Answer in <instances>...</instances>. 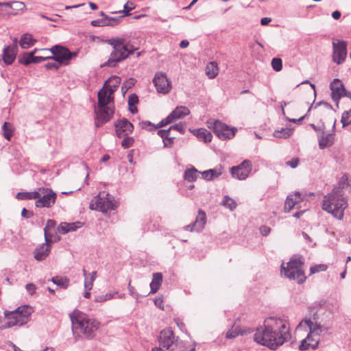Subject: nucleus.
Listing matches in <instances>:
<instances>
[{"instance_id": "nucleus-9", "label": "nucleus", "mask_w": 351, "mask_h": 351, "mask_svg": "<svg viewBox=\"0 0 351 351\" xmlns=\"http://www.w3.org/2000/svg\"><path fill=\"white\" fill-rule=\"evenodd\" d=\"M116 206L111 199V197L104 191L100 192L91 200L90 204L91 210H99L104 213L110 212L114 210Z\"/></svg>"}, {"instance_id": "nucleus-32", "label": "nucleus", "mask_w": 351, "mask_h": 351, "mask_svg": "<svg viewBox=\"0 0 351 351\" xmlns=\"http://www.w3.org/2000/svg\"><path fill=\"white\" fill-rule=\"evenodd\" d=\"M56 225V222L53 219H48L46 226L44 228L45 240L47 243H52L53 241L51 238L49 231L53 228Z\"/></svg>"}, {"instance_id": "nucleus-1", "label": "nucleus", "mask_w": 351, "mask_h": 351, "mask_svg": "<svg viewBox=\"0 0 351 351\" xmlns=\"http://www.w3.org/2000/svg\"><path fill=\"white\" fill-rule=\"evenodd\" d=\"M291 338L289 326L285 319L270 317L263 325L258 327L254 335V341L271 350H276Z\"/></svg>"}, {"instance_id": "nucleus-26", "label": "nucleus", "mask_w": 351, "mask_h": 351, "mask_svg": "<svg viewBox=\"0 0 351 351\" xmlns=\"http://www.w3.org/2000/svg\"><path fill=\"white\" fill-rule=\"evenodd\" d=\"M300 192L296 191L293 195L287 196L285 203V211L289 212L301 200Z\"/></svg>"}, {"instance_id": "nucleus-7", "label": "nucleus", "mask_w": 351, "mask_h": 351, "mask_svg": "<svg viewBox=\"0 0 351 351\" xmlns=\"http://www.w3.org/2000/svg\"><path fill=\"white\" fill-rule=\"evenodd\" d=\"M304 258L302 256H293L290 261L281 265V274L290 280H294L299 284L303 283L306 280V276L303 269Z\"/></svg>"}, {"instance_id": "nucleus-45", "label": "nucleus", "mask_w": 351, "mask_h": 351, "mask_svg": "<svg viewBox=\"0 0 351 351\" xmlns=\"http://www.w3.org/2000/svg\"><path fill=\"white\" fill-rule=\"evenodd\" d=\"M10 8L14 11H21L25 8V5L21 1H11Z\"/></svg>"}, {"instance_id": "nucleus-37", "label": "nucleus", "mask_w": 351, "mask_h": 351, "mask_svg": "<svg viewBox=\"0 0 351 351\" xmlns=\"http://www.w3.org/2000/svg\"><path fill=\"white\" fill-rule=\"evenodd\" d=\"M36 190L31 192H19L16 194V198L19 199H36L38 196Z\"/></svg>"}, {"instance_id": "nucleus-2", "label": "nucleus", "mask_w": 351, "mask_h": 351, "mask_svg": "<svg viewBox=\"0 0 351 351\" xmlns=\"http://www.w3.org/2000/svg\"><path fill=\"white\" fill-rule=\"evenodd\" d=\"M121 82L119 76L110 77L98 93V106L95 108L96 128H99L110 120L114 114L113 94Z\"/></svg>"}, {"instance_id": "nucleus-51", "label": "nucleus", "mask_w": 351, "mask_h": 351, "mask_svg": "<svg viewBox=\"0 0 351 351\" xmlns=\"http://www.w3.org/2000/svg\"><path fill=\"white\" fill-rule=\"evenodd\" d=\"M62 65L58 61L54 60L51 62L47 63L45 66L47 69L57 70Z\"/></svg>"}, {"instance_id": "nucleus-58", "label": "nucleus", "mask_w": 351, "mask_h": 351, "mask_svg": "<svg viewBox=\"0 0 351 351\" xmlns=\"http://www.w3.org/2000/svg\"><path fill=\"white\" fill-rule=\"evenodd\" d=\"M299 163V160L298 158H293L292 160L287 162V165L291 168H295Z\"/></svg>"}, {"instance_id": "nucleus-21", "label": "nucleus", "mask_w": 351, "mask_h": 351, "mask_svg": "<svg viewBox=\"0 0 351 351\" xmlns=\"http://www.w3.org/2000/svg\"><path fill=\"white\" fill-rule=\"evenodd\" d=\"M206 223V215L202 210H199L195 221L184 227L188 231H201Z\"/></svg>"}, {"instance_id": "nucleus-28", "label": "nucleus", "mask_w": 351, "mask_h": 351, "mask_svg": "<svg viewBox=\"0 0 351 351\" xmlns=\"http://www.w3.org/2000/svg\"><path fill=\"white\" fill-rule=\"evenodd\" d=\"M191 132L199 140L203 141L204 143H209L212 140V134L205 128H199L191 130Z\"/></svg>"}, {"instance_id": "nucleus-55", "label": "nucleus", "mask_w": 351, "mask_h": 351, "mask_svg": "<svg viewBox=\"0 0 351 351\" xmlns=\"http://www.w3.org/2000/svg\"><path fill=\"white\" fill-rule=\"evenodd\" d=\"M25 289L30 295H33L36 292V287L33 283H29L26 285Z\"/></svg>"}, {"instance_id": "nucleus-49", "label": "nucleus", "mask_w": 351, "mask_h": 351, "mask_svg": "<svg viewBox=\"0 0 351 351\" xmlns=\"http://www.w3.org/2000/svg\"><path fill=\"white\" fill-rule=\"evenodd\" d=\"M170 128L167 130H159L157 132L158 135L162 138V141L167 140L170 137Z\"/></svg>"}, {"instance_id": "nucleus-30", "label": "nucleus", "mask_w": 351, "mask_h": 351, "mask_svg": "<svg viewBox=\"0 0 351 351\" xmlns=\"http://www.w3.org/2000/svg\"><path fill=\"white\" fill-rule=\"evenodd\" d=\"M36 40L29 34H23L19 40V45L22 49H28L34 45Z\"/></svg>"}, {"instance_id": "nucleus-36", "label": "nucleus", "mask_w": 351, "mask_h": 351, "mask_svg": "<svg viewBox=\"0 0 351 351\" xmlns=\"http://www.w3.org/2000/svg\"><path fill=\"white\" fill-rule=\"evenodd\" d=\"M293 133V130L289 128H282L280 130H276L273 133V136L276 138H289Z\"/></svg>"}, {"instance_id": "nucleus-25", "label": "nucleus", "mask_w": 351, "mask_h": 351, "mask_svg": "<svg viewBox=\"0 0 351 351\" xmlns=\"http://www.w3.org/2000/svg\"><path fill=\"white\" fill-rule=\"evenodd\" d=\"M83 223L81 221H75L73 223H61L58 227V231L62 234H66L69 232L75 231L78 228L82 227Z\"/></svg>"}, {"instance_id": "nucleus-47", "label": "nucleus", "mask_w": 351, "mask_h": 351, "mask_svg": "<svg viewBox=\"0 0 351 351\" xmlns=\"http://www.w3.org/2000/svg\"><path fill=\"white\" fill-rule=\"evenodd\" d=\"M327 269V265L324 264H319L313 266L310 268V272L311 274L318 273L319 271H326Z\"/></svg>"}, {"instance_id": "nucleus-60", "label": "nucleus", "mask_w": 351, "mask_h": 351, "mask_svg": "<svg viewBox=\"0 0 351 351\" xmlns=\"http://www.w3.org/2000/svg\"><path fill=\"white\" fill-rule=\"evenodd\" d=\"M311 126L317 132V134L318 133H321L325 130V126L324 124H322L321 126H317L315 124H311Z\"/></svg>"}, {"instance_id": "nucleus-64", "label": "nucleus", "mask_w": 351, "mask_h": 351, "mask_svg": "<svg viewBox=\"0 0 351 351\" xmlns=\"http://www.w3.org/2000/svg\"><path fill=\"white\" fill-rule=\"evenodd\" d=\"M271 19L268 17L262 18L261 20V24L262 25H267L271 22Z\"/></svg>"}, {"instance_id": "nucleus-6", "label": "nucleus", "mask_w": 351, "mask_h": 351, "mask_svg": "<svg viewBox=\"0 0 351 351\" xmlns=\"http://www.w3.org/2000/svg\"><path fill=\"white\" fill-rule=\"evenodd\" d=\"M304 330L308 329L309 332L307 337L303 339L299 346L300 350H306L309 348L315 349L317 348L320 335L323 332H326L327 328L323 326H321L315 320V316L311 318H306L300 322L298 325Z\"/></svg>"}, {"instance_id": "nucleus-63", "label": "nucleus", "mask_w": 351, "mask_h": 351, "mask_svg": "<svg viewBox=\"0 0 351 351\" xmlns=\"http://www.w3.org/2000/svg\"><path fill=\"white\" fill-rule=\"evenodd\" d=\"M174 137H169L163 141L165 147H170L172 146Z\"/></svg>"}, {"instance_id": "nucleus-31", "label": "nucleus", "mask_w": 351, "mask_h": 351, "mask_svg": "<svg viewBox=\"0 0 351 351\" xmlns=\"http://www.w3.org/2000/svg\"><path fill=\"white\" fill-rule=\"evenodd\" d=\"M200 173L195 168L192 167L191 169H186L184 173V178L188 182H195Z\"/></svg>"}, {"instance_id": "nucleus-10", "label": "nucleus", "mask_w": 351, "mask_h": 351, "mask_svg": "<svg viewBox=\"0 0 351 351\" xmlns=\"http://www.w3.org/2000/svg\"><path fill=\"white\" fill-rule=\"evenodd\" d=\"M206 125L209 129L212 130L213 132L222 140L231 138L234 136L237 130L235 128H230L223 122L213 119H208L206 122Z\"/></svg>"}, {"instance_id": "nucleus-27", "label": "nucleus", "mask_w": 351, "mask_h": 351, "mask_svg": "<svg viewBox=\"0 0 351 351\" xmlns=\"http://www.w3.org/2000/svg\"><path fill=\"white\" fill-rule=\"evenodd\" d=\"M162 282V274L161 273L157 272L154 273L152 275V280L149 285L150 286V294H153L156 293Z\"/></svg>"}, {"instance_id": "nucleus-20", "label": "nucleus", "mask_w": 351, "mask_h": 351, "mask_svg": "<svg viewBox=\"0 0 351 351\" xmlns=\"http://www.w3.org/2000/svg\"><path fill=\"white\" fill-rule=\"evenodd\" d=\"M330 88L331 90L332 99L338 104L339 99L345 95L346 88L339 79L333 80L330 83Z\"/></svg>"}, {"instance_id": "nucleus-23", "label": "nucleus", "mask_w": 351, "mask_h": 351, "mask_svg": "<svg viewBox=\"0 0 351 351\" xmlns=\"http://www.w3.org/2000/svg\"><path fill=\"white\" fill-rule=\"evenodd\" d=\"M50 243L45 241V243H42L36 247L34 256L36 261H42L47 258L51 251Z\"/></svg>"}, {"instance_id": "nucleus-3", "label": "nucleus", "mask_w": 351, "mask_h": 351, "mask_svg": "<svg viewBox=\"0 0 351 351\" xmlns=\"http://www.w3.org/2000/svg\"><path fill=\"white\" fill-rule=\"evenodd\" d=\"M350 187L347 179L342 178L338 185L332 191L324 197L322 209L331 214L335 218L341 220L344 210L348 207V197L345 191Z\"/></svg>"}, {"instance_id": "nucleus-56", "label": "nucleus", "mask_w": 351, "mask_h": 351, "mask_svg": "<svg viewBox=\"0 0 351 351\" xmlns=\"http://www.w3.org/2000/svg\"><path fill=\"white\" fill-rule=\"evenodd\" d=\"M174 348H177L178 350H182L184 349H187L185 347V345L184 344L183 341H179L177 338L176 340V342L174 343Z\"/></svg>"}, {"instance_id": "nucleus-62", "label": "nucleus", "mask_w": 351, "mask_h": 351, "mask_svg": "<svg viewBox=\"0 0 351 351\" xmlns=\"http://www.w3.org/2000/svg\"><path fill=\"white\" fill-rule=\"evenodd\" d=\"M271 231V228L267 226H261L260 228V232L263 236H267Z\"/></svg>"}, {"instance_id": "nucleus-44", "label": "nucleus", "mask_w": 351, "mask_h": 351, "mask_svg": "<svg viewBox=\"0 0 351 351\" xmlns=\"http://www.w3.org/2000/svg\"><path fill=\"white\" fill-rule=\"evenodd\" d=\"M271 67L275 71H280L282 69V62L280 58H274L271 60Z\"/></svg>"}, {"instance_id": "nucleus-42", "label": "nucleus", "mask_w": 351, "mask_h": 351, "mask_svg": "<svg viewBox=\"0 0 351 351\" xmlns=\"http://www.w3.org/2000/svg\"><path fill=\"white\" fill-rule=\"evenodd\" d=\"M221 204L223 206L229 208L230 210H233L237 206L235 201L228 195H225L223 197V199Z\"/></svg>"}, {"instance_id": "nucleus-46", "label": "nucleus", "mask_w": 351, "mask_h": 351, "mask_svg": "<svg viewBox=\"0 0 351 351\" xmlns=\"http://www.w3.org/2000/svg\"><path fill=\"white\" fill-rule=\"evenodd\" d=\"M123 137H124V138L121 141V146L124 149L129 148L130 147H131L133 145L134 140L132 137L128 136V135L125 136Z\"/></svg>"}, {"instance_id": "nucleus-29", "label": "nucleus", "mask_w": 351, "mask_h": 351, "mask_svg": "<svg viewBox=\"0 0 351 351\" xmlns=\"http://www.w3.org/2000/svg\"><path fill=\"white\" fill-rule=\"evenodd\" d=\"M200 173L202 174L203 179L207 181H210L221 176L222 173V170L221 167H219L206 170L200 172Z\"/></svg>"}, {"instance_id": "nucleus-22", "label": "nucleus", "mask_w": 351, "mask_h": 351, "mask_svg": "<svg viewBox=\"0 0 351 351\" xmlns=\"http://www.w3.org/2000/svg\"><path fill=\"white\" fill-rule=\"evenodd\" d=\"M319 147L322 149L332 146L335 141V132L326 133L325 130L317 134Z\"/></svg>"}, {"instance_id": "nucleus-14", "label": "nucleus", "mask_w": 351, "mask_h": 351, "mask_svg": "<svg viewBox=\"0 0 351 351\" xmlns=\"http://www.w3.org/2000/svg\"><path fill=\"white\" fill-rule=\"evenodd\" d=\"M332 44V60L337 64H341L347 57V42L341 40H334Z\"/></svg>"}, {"instance_id": "nucleus-15", "label": "nucleus", "mask_w": 351, "mask_h": 351, "mask_svg": "<svg viewBox=\"0 0 351 351\" xmlns=\"http://www.w3.org/2000/svg\"><path fill=\"white\" fill-rule=\"evenodd\" d=\"M153 83L159 93L167 94L172 88L170 80L164 72H156L153 79Z\"/></svg>"}, {"instance_id": "nucleus-11", "label": "nucleus", "mask_w": 351, "mask_h": 351, "mask_svg": "<svg viewBox=\"0 0 351 351\" xmlns=\"http://www.w3.org/2000/svg\"><path fill=\"white\" fill-rule=\"evenodd\" d=\"M36 201L35 206L37 208H51L56 200V193L51 189L40 187L36 190Z\"/></svg>"}, {"instance_id": "nucleus-13", "label": "nucleus", "mask_w": 351, "mask_h": 351, "mask_svg": "<svg viewBox=\"0 0 351 351\" xmlns=\"http://www.w3.org/2000/svg\"><path fill=\"white\" fill-rule=\"evenodd\" d=\"M176 337L173 330L169 328L164 329L160 332L159 336L160 346L166 348L169 351H194L195 349H184L182 350H178L174 348V343L176 342Z\"/></svg>"}, {"instance_id": "nucleus-54", "label": "nucleus", "mask_w": 351, "mask_h": 351, "mask_svg": "<svg viewBox=\"0 0 351 351\" xmlns=\"http://www.w3.org/2000/svg\"><path fill=\"white\" fill-rule=\"evenodd\" d=\"M47 59H51V56H34L33 63H39Z\"/></svg>"}, {"instance_id": "nucleus-43", "label": "nucleus", "mask_w": 351, "mask_h": 351, "mask_svg": "<svg viewBox=\"0 0 351 351\" xmlns=\"http://www.w3.org/2000/svg\"><path fill=\"white\" fill-rule=\"evenodd\" d=\"M341 122L343 128L351 124V108L343 112Z\"/></svg>"}, {"instance_id": "nucleus-16", "label": "nucleus", "mask_w": 351, "mask_h": 351, "mask_svg": "<svg viewBox=\"0 0 351 351\" xmlns=\"http://www.w3.org/2000/svg\"><path fill=\"white\" fill-rule=\"evenodd\" d=\"M190 114V110L184 106H177L166 118L161 120L157 128H162Z\"/></svg>"}, {"instance_id": "nucleus-48", "label": "nucleus", "mask_w": 351, "mask_h": 351, "mask_svg": "<svg viewBox=\"0 0 351 351\" xmlns=\"http://www.w3.org/2000/svg\"><path fill=\"white\" fill-rule=\"evenodd\" d=\"M134 8V5L132 2L128 1L124 5V10L123 11H119V12H124L125 16L130 15V12L132 11Z\"/></svg>"}, {"instance_id": "nucleus-5", "label": "nucleus", "mask_w": 351, "mask_h": 351, "mask_svg": "<svg viewBox=\"0 0 351 351\" xmlns=\"http://www.w3.org/2000/svg\"><path fill=\"white\" fill-rule=\"evenodd\" d=\"M107 43L112 47V51L108 60L101 65V67H115L138 49L130 41L121 37L111 38L107 40Z\"/></svg>"}, {"instance_id": "nucleus-33", "label": "nucleus", "mask_w": 351, "mask_h": 351, "mask_svg": "<svg viewBox=\"0 0 351 351\" xmlns=\"http://www.w3.org/2000/svg\"><path fill=\"white\" fill-rule=\"evenodd\" d=\"M206 73L210 79L215 78L218 74V66L215 62H210L206 67Z\"/></svg>"}, {"instance_id": "nucleus-34", "label": "nucleus", "mask_w": 351, "mask_h": 351, "mask_svg": "<svg viewBox=\"0 0 351 351\" xmlns=\"http://www.w3.org/2000/svg\"><path fill=\"white\" fill-rule=\"evenodd\" d=\"M49 281H51L55 285L62 289H66L69 285V280L66 278L61 276L53 277L52 278L49 279Z\"/></svg>"}, {"instance_id": "nucleus-39", "label": "nucleus", "mask_w": 351, "mask_h": 351, "mask_svg": "<svg viewBox=\"0 0 351 351\" xmlns=\"http://www.w3.org/2000/svg\"><path fill=\"white\" fill-rule=\"evenodd\" d=\"M118 294L117 291L109 292L105 295H97L95 297L94 301L96 302H104L114 298Z\"/></svg>"}, {"instance_id": "nucleus-59", "label": "nucleus", "mask_w": 351, "mask_h": 351, "mask_svg": "<svg viewBox=\"0 0 351 351\" xmlns=\"http://www.w3.org/2000/svg\"><path fill=\"white\" fill-rule=\"evenodd\" d=\"M128 291L132 296L138 298V293L135 291L134 287L131 285L130 282L128 284Z\"/></svg>"}, {"instance_id": "nucleus-24", "label": "nucleus", "mask_w": 351, "mask_h": 351, "mask_svg": "<svg viewBox=\"0 0 351 351\" xmlns=\"http://www.w3.org/2000/svg\"><path fill=\"white\" fill-rule=\"evenodd\" d=\"M18 51L16 46H5L3 49L2 60L5 65L12 64L16 59Z\"/></svg>"}, {"instance_id": "nucleus-61", "label": "nucleus", "mask_w": 351, "mask_h": 351, "mask_svg": "<svg viewBox=\"0 0 351 351\" xmlns=\"http://www.w3.org/2000/svg\"><path fill=\"white\" fill-rule=\"evenodd\" d=\"M21 215L23 217L28 219L33 216V213L24 208L22 210Z\"/></svg>"}, {"instance_id": "nucleus-40", "label": "nucleus", "mask_w": 351, "mask_h": 351, "mask_svg": "<svg viewBox=\"0 0 351 351\" xmlns=\"http://www.w3.org/2000/svg\"><path fill=\"white\" fill-rule=\"evenodd\" d=\"M3 136L7 140H10L13 134V127L12 124L5 122L2 126Z\"/></svg>"}, {"instance_id": "nucleus-50", "label": "nucleus", "mask_w": 351, "mask_h": 351, "mask_svg": "<svg viewBox=\"0 0 351 351\" xmlns=\"http://www.w3.org/2000/svg\"><path fill=\"white\" fill-rule=\"evenodd\" d=\"M171 130H176L179 132L180 134H184L185 132L184 124L182 122L179 123H176L170 127Z\"/></svg>"}, {"instance_id": "nucleus-12", "label": "nucleus", "mask_w": 351, "mask_h": 351, "mask_svg": "<svg viewBox=\"0 0 351 351\" xmlns=\"http://www.w3.org/2000/svg\"><path fill=\"white\" fill-rule=\"evenodd\" d=\"M49 51L53 55L51 56V59L58 61L62 65L68 64L69 61L77 55V52H71L68 49L59 45L53 46Z\"/></svg>"}, {"instance_id": "nucleus-17", "label": "nucleus", "mask_w": 351, "mask_h": 351, "mask_svg": "<svg viewBox=\"0 0 351 351\" xmlns=\"http://www.w3.org/2000/svg\"><path fill=\"white\" fill-rule=\"evenodd\" d=\"M252 164L250 160H245L239 165L232 167L230 172L232 177L240 180H245L252 171Z\"/></svg>"}, {"instance_id": "nucleus-19", "label": "nucleus", "mask_w": 351, "mask_h": 351, "mask_svg": "<svg viewBox=\"0 0 351 351\" xmlns=\"http://www.w3.org/2000/svg\"><path fill=\"white\" fill-rule=\"evenodd\" d=\"M100 16L101 18L92 21L91 25L94 27H104V26H115L119 23L120 19L122 16L120 17H111L108 16L104 14V12H101Z\"/></svg>"}, {"instance_id": "nucleus-52", "label": "nucleus", "mask_w": 351, "mask_h": 351, "mask_svg": "<svg viewBox=\"0 0 351 351\" xmlns=\"http://www.w3.org/2000/svg\"><path fill=\"white\" fill-rule=\"evenodd\" d=\"M141 126L143 129L152 130V129H157L158 124L154 126L150 121H143L141 123Z\"/></svg>"}, {"instance_id": "nucleus-53", "label": "nucleus", "mask_w": 351, "mask_h": 351, "mask_svg": "<svg viewBox=\"0 0 351 351\" xmlns=\"http://www.w3.org/2000/svg\"><path fill=\"white\" fill-rule=\"evenodd\" d=\"M138 102V97L134 95H130L128 99V105L131 107Z\"/></svg>"}, {"instance_id": "nucleus-4", "label": "nucleus", "mask_w": 351, "mask_h": 351, "mask_svg": "<svg viewBox=\"0 0 351 351\" xmlns=\"http://www.w3.org/2000/svg\"><path fill=\"white\" fill-rule=\"evenodd\" d=\"M73 337L75 341L80 338L92 339L95 337L100 323L86 313L75 310L69 315Z\"/></svg>"}, {"instance_id": "nucleus-8", "label": "nucleus", "mask_w": 351, "mask_h": 351, "mask_svg": "<svg viewBox=\"0 0 351 351\" xmlns=\"http://www.w3.org/2000/svg\"><path fill=\"white\" fill-rule=\"evenodd\" d=\"M33 308L28 305L18 307L14 311H5L4 315L8 322L3 325V328H9L15 326H22L30 321L33 313Z\"/></svg>"}, {"instance_id": "nucleus-38", "label": "nucleus", "mask_w": 351, "mask_h": 351, "mask_svg": "<svg viewBox=\"0 0 351 351\" xmlns=\"http://www.w3.org/2000/svg\"><path fill=\"white\" fill-rule=\"evenodd\" d=\"M88 278H86L84 279V289L88 290H91L93 286V282L97 278V271H94L89 274Z\"/></svg>"}, {"instance_id": "nucleus-41", "label": "nucleus", "mask_w": 351, "mask_h": 351, "mask_svg": "<svg viewBox=\"0 0 351 351\" xmlns=\"http://www.w3.org/2000/svg\"><path fill=\"white\" fill-rule=\"evenodd\" d=\"M33 53H24L19 56V62L24 65H28L33 63Z\"/></svg>"}, {"instance_id": "nucleus-18", "label": "nucleus", "mask_w": 351, "mask_h": 351, "mask_svg": "<svg viewBox=\"0 0 351 351\" xmlns=\"http://www.w3.org/2000/svg\"><path fill=\"white\" fill-rule=\"evenodd\" d=\"M117 135L121 138L131 134L134 130V126L128 119L123 118L116 121L114 123Z\"/></svg>"}, {"instance_id": "nucleus-35", "label": "nucleus", "mask_w": 351, "mask_h": 351, "mask_svg": "<svg viewBox=\"0 0 351 351\" xmlns=\"http://www.w3.org/2000/svg\"><path fill=\"white\" fill-rule=\"evenodd\" d=\"M253 332V330L251 328H248L247 330H240L237 331V330L230 329L226 332V338L228 339H233L237 337L239 334L241 335H247Z\"/></svg>"}, {"instance_id": "nucleus-57", "label": "nucleus", "mask_w": 351, "mask_h": 351, "mask_svg": "<svg viewBox=\"0 0 351 351\" xmlns=\"http://www.w3.org/2000/svg\"><path fill=\"white\" fill-rule=\"evenodd\" d=\"M155 305L160 309H164L163 299L162 297H157L154 300Z\"/></svg>"}]
</instances>
